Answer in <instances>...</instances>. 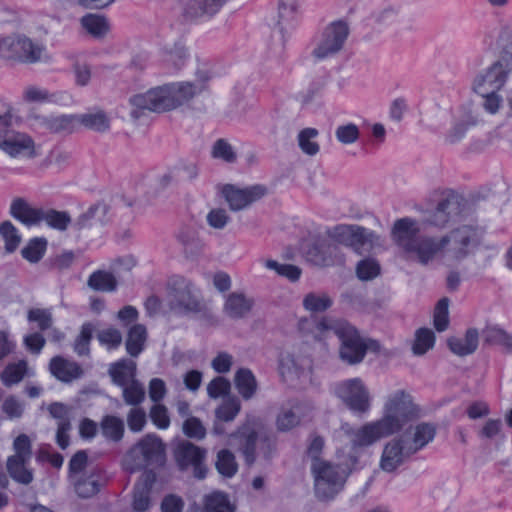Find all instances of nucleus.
<instances>
[{
    "label": "nucleus",
    "instance_id": "nucleus-1",
    "mask_svg": "<svg viewBox=\"0 0 512 512\" xmlns=\"http://www.w3.org/2000/svg\"><path fill=\"white\" fill-rule=\"evenodd\" d=\"M418 222L405 217L397 220L392 229V238L409 260L428 264L439 255L461 260L469 255L479 243L481 231L464 225L441 238L420 237Z\"/></svg>",
    "mask_w": 512,
    "mask_h": 512
},
{
    "label": "nucleus",
    "instance_id": "nucleus-2",
    "mask_svg": "<svg viewBox=\"0 0 512 512\" xmlns=\"http://www.w3.org/2000/svg\"><path fill=\"white\" fill-rule=\"evenodd\" d=\"M311 333L318 341L337 336L341 342L340 357L349 364L361 362L367 351L380 350L379 342L361 337L357 329L343 319L323 317L315 321Z\"/></svg>",
    "mask_w": 512,
    "mask_h": 512
},
{
    "label": "nucleus",
    "instance_id": "nucleus-3",
    "mask_svg": "<svg viewBox=\"0 0 512 512\" xmlns=\"http://www.w3.org/2000/svg\"><path fill=\"white\" fill-rule=\"evenodd\" d=\"M204 89L203 83L173 82L149 89L145 93L134 95L130 104L134 107L132 116L137 118L138 111L166 112L183 105Z\"/></svg>",
    "mask_w": 512,
    "mask_h": 512
},
{
    "label": "nucleus",
    "instance_id": "nucleus-4",
    "mask_svg": "<svg viewBox=\"0 0 512 512\" xmlns=\"http://www.w3.org/2000/svg\"><path fill=\"white\" fill-rule=\"evenodd\" d=\"M351 469L348 465L332 464L328 461H315L311 465L314 489L317 498H334L344 487Z\"/></svg>",
    "mask_w": 512,
    "mask_h": 512
},
{
    "label": "nucleus",
    "instance_id": "nucleus-5",
    "mask_svg": "<svg viewBox=\"0 0 512 512\" xmlns=\"http://www.w3.org/2000/svg\"><path fill=\"white\" fill-rule=\"evenodd\" d=\"M418 414L419 409L411 396L404 390H397L387 396L380 420L392 434H395L417 418Z\"/></svg>",
    "mask_w": 512,
    "mask_h": 512
},
{
    "label": "nucleus",
    "instance_id": "nucleus-6",
    "mask_svg": "<svg viewBox=\"0 0 512 512\" xmlns=\"http://www.w3.org/2000/svg\"><path fill=\"white\" fill-rule=\"evenodd\" d=\"M349 25L343 19L328 23L314 38L311 55L321 61L340 52L349 36Z\"/></svg>",
    "mask_w": 512,
    "mask_h": 512
},
{
    "label": "nucleus",
    "instance_id": "nucleus-7",
    "mask_svg": "<svg viewBox=\"0 0 512 512\" xmlns=\"http://www.w3.org/2000/svg\"><path fill=\"white\" fill-rule=\"evenodd\" d=\"M10 212L14 218L27 226L40 225L44 222L51 228L63 231L70 223V217L66 212L33 208L22 199L12 202Z\"/></svg>",
    "mask_w": 512,
    "mask_h": 512
},
{
    "label": "nucleus",
    "instance_id": "nucleus-8",
    "mask_svg": "<svg viewBox=\"0 0 512 512\" xmlns=\"http://www.w3.org/2000/svg\"><path fill=\"white\" fill-rule=\"evenodd\" d=\"M163 456L164 444L161 439L154 434H147L125 455L123 467L133 473L152 463L162 461Z\"/></svg>",
    "mask_w": 512,
    "mask_h": 512
},
{
    "label": "nucleus",
    "instance_id": "nucleus-9",
    "mask_svg": "<svg viewBox=\"0 0 512 512\" xmlns=\"http://www.w3.org/2000/svg\"><path fill=\"white\" fill-rule=\"evenodd\" d=\"M45 47L24 35L0 38V57L24 63H35L42 59Z\"/></svg>",
    "mask_w": 512,
    "mask_h": 512
},
{
    "label": "nucleus",
    "instance_id": "nucleus-10",
    "mask_svg": "<svg viewBox=\"0 0 512 512\" xmlns=\"http://www.w3.org/2000/svg\"><path fill=\"white\" fill-rule=\"evenodd\" d=\"M334 393L353 413L364 414L371 408L370 392L360 378L336 383Z\"/></svg>",
    "mask_w": 512,
    "mask_h": 512
},
{
    "label": "nucleus",
    "instance_id": "nucleus-11",
    "mask_svg": "<svg viewBox=\"0 0 512 512\" xmlns=\"http://www.w3.org/2000/svg\"><path fill=\"white\" fill-rule=\"evenodd\" d=\"M231 439L238 441L239 448L248 465L255 462L256 449L259 445L265 458H269L274 449V443L270 439H258L256 429L250 422L242 425L236 433L231 435Z\"/></svg>",
    "mask_w": 512,
    "mask_h": 512
},
{
    "label": "nucleus",
    "instance_id": "nucleus-12",
    "mask_svg": "<svg viewBox=\"0 0 512 512\" xmlns=\"http://www.w3.org/2000/svg\"><path fill=\"white\" fill-rule=\"evenodd\" d=\"M167 301L170 311L176 314L195 312L199 308L191 283L183 277H174L170 280Z\"/></svg>",
    "mask_w": 512,
    "mask_h": 512
},
{
    "label": "nucleus",
    "instance_id": "nucleus-13",
    "mask_svg": "<svg viewBox=\"0 0 512 512\" xmlns=\"http://www.w3.org/2000/svg\"><path fill=\"white\" fill-rule=\"evenodd\" d=\"M0 150L17 160H31L40 154L33 138L23 132L0 133Z\"/></svg>",
    "mask_w": 512,
    "mask_h": 512
},
{
    "label": "nucleus",
    "instance_id": "nucleus-14",
    "mask_svg": "<svg viewBox=\"0 0 512 512\" xmlns=\"http://www.w3.org/2000/svg\"><path fill=\"white\" fill-rule=\"evenodd\" d=\"M334 235L341 244L352 248L358 254L370 252L378 240L375 233L360 226H337Z\"/></svg>",
    "mask_w": 512,
    "mask_h": 512
},
{
    "label": "nucleus",
    "instance_id": "nucleus-15",
    "mask_svg": "<svg viewBox=\"0 0 512 512\" xmlns=\"http://www.w3.org/2000/svg\"><path fill=\"white\" fill-rule=\"evenodd\" d=\"M341 430L350 438L355 448L370 446L381 438L392 435L380 419L366 423L358 429L352 428L349 424H344Z\"/></svg>",
    "mask_w": 512,
    "mask_h": 512
},
{
    "label": "nucleus",
    "instance_id": "nucleus-16",
    "mask_svg": "<svg viewBox=\"0 0 512 512\" xmlns=\"http://www.w3.org/2000/svg\"><path fill=\"white\" fill-rule=\"evenodd\" d=\"M205 451L190 442H182L175 449V458L181 470L191 467L194 477L204 479L207 468L203 464Z\"/></svg>",
    "mask_w": 512,
    "mask_h": 512
},
{
    "label": "nucleus",
    "instance_id": "nucleus-17",
    "mask_svg": "<svg viewBox=\"0 0 512 512\" xmlns=\"http://www.w3.org/2000/svg\"><path fill=\"white\" fill-rule=\"evenodd\" d=\"M267 193L265 186L256 184L246 188H239L227 184L222 188V194L230 208L238 211L246 208L251 203L261 199Z\"/></svg>",
    "mask_w": 512,
    "mask_h": 512
},
{
    "label": "nucleus",
    "instance_id": "nucleus-18",
    "mask_svg": "<svg viewBox=\"0 0 512 512\" xmlns=\"http://www.w3.org/2000/svg\"><path fill=\"white\" fill-rule=\"evenodd\" d=\"M462 212L461 201L459 197L450 193L441 200L433 211L425 216V222L435 227H444L449 222L454 221Z\"/></svg>",
    "mask_w": 512,
    "mask_h": 512
},
{
    "label": "nucleus",
    "instance_id": "nucleus-19",
    "mask_svg": "<svg viewBox=\"0 0 512 512\" xmlns=\"http://www.w3.org/2000/svg\"><path fill=\"white\" fill-rule=\"evenodd\" d=\"M507 71L500 62H495L487 70L479 73L474 82L473 89L479 95H487L490 92H497L505 84Z\"/></svg>",
    "mask_w": 512,
    "mask_h": 512
},
{
    "label": "nucleus",
    "instance_id": "nucleus-20",
    "mask_svg": "<svg viewBox=\"0 0 512 512\" xmlns=\"http://www.w3.org/2000/svg\"><path fill=\"white\" fill-rule=\"evenodd\" d=\"M404 438L396 437L387 442L383 448L380 467L385 472H393L401 466L407 458L413 455Z\"/></svg>",
    "mask_w": 512,
    "mask_h": 512
},
{
    "label": "nucleus",
    "instance_id": "nucleus-21",
    "mask_svg": "<svg viewBox=\"0 0 512 512\" xmlns=\"http://www.w3.org/2000/svg\"><path fill=\"white\" fill-rule=\"evenodd\" d=\"M436 426L432 423L421 422L411 426L403 435L409 450L413 454L424 449L436 436Z\"/></svg>",
    "mask_w": 512,
    "mask_h": 512
},
{
    "label": "nucleus",
    "instance_id": "nucleus-22",
    "mask_svg": "<svg viewBox=\"0 0 512 512\" xmlns=\"http://www.w3.org/2000/svg\"><path fill=\"white\" fill-rule=\"evenodd\" d=\"M69 480L79 497L90 498L99 492L103 484V475L99 468H91L85 474L76 475Z\"/></svg>",
    "mask_w": 512,
    "mask_h": 512
},
{
    "label": "nucleus",
    "instance_id": "nucleus-23",
    "mask_svg": "<svg viewBox=\"0 0 512 512\" xmlns=\"http://www.w3.org/2000/svg\"><path fill=\"white\" fill-rule=\"evenodd\" d=\"M309 260L319 266L343 265L345 256L335 243H321L309 252Z\"/></svg>",
    "mask_w": 512,
    "mask_h": 512
},
{
    "label": "nucleus",
    "instance_id": "nucleus-24",
    "mask_svg": "<svg viewBox=\"0 0 512 512\" xmlns=\"http://www.w3.org/2000/svg\"><path fill=\"white\" fill-rule=\"evenodd\" d=\"M227 0H187L183 7L184 16L189 20L210 18L220 11Z\"/></svg>",
    "mask_w": 512,
    "mask_h": 512
},
{
    "label": "nucleus",
    "instance_id": "nucleus-25",
    "mask_svg": "<svg viewBox=\"0 0 512 512\" xmlns=\"http://www.w3.org/2000/svg\"><path fill=\"white\" fill-rule=\"evenodd\" d=\"M156 476L153 471H145L135 485L132 508L135 512H146L151 506L150 492Z\"/></svg>",
    "mask_w": 512,
    "mask_h": 512
},
{
    "label": "nucleus",
    "instance_id": "nucleus-26",
    "mask_svg": "<svg viewBox=\"0 0 512 512\" xmlns=\"http://www.w3.org/2000/svg\"><path fill=\"white\" fill-rule=\"evenodd\" d=\"M49 369L55 378L66 383L80 378L83 374V370L78 363L61 356L51 359Z\"/></svg>",
    "mask_w": 512,
    "mask_h": 512
},
{
    "label": "nucleus",
    "instance_id": "nucleus-27",
    "mask_svg": "<svg viewBox=\"0 0 512 512\" xmlns=\"http://www.w3.org/2000/svg\"><path fill=\"white\" fill-rule=\"evenodd\" d=\"M278 17L281 30L294 28L301 17L299 0H279Z\"/></svg>",
    "mask_w": 512,
    "mask_h": 512
},
{
    "label": "nucleus",
    "instance_id": "nucleus-28",
    "mask_svg": "<svg viewBox=\"0 0 512 512\" xmlns=\"http://www.w3.org/2000/svg\"><path fill=\"white\" fill-rule=\"evenodd\" d=\"M478 331L468 329L463 337H451L448 340L450 350L459 356L472 354L478 346Z\"/></svg>",
    "mask_w": 512,
    "mask_h": 512
},
{
    "label": "nucleus",
    "instance_id": "nucleus-29",
    "mask_svg": "<svg viewBox=\"0 0 512 512\" xmlns=\"http://www.w3.org/2000/svg\"><path fill=\"white\" fill-rule=\"evenodd\" d=\"M309 406L303 403H295L290 408H283L277 417V427L280 431H288L300 422V417L305 415Z\"/></svg>",
    "mask_w": 512,
    "mask_h": 512
},
{
    "label": "nucleus",
    "instance_id": "nucleus-30",
    "mask_svg": "<svg viewBox=\"0 0 512 512\" xmlns=\"http://www.w3.org/2000/svg\"><path fill=\"white\" fill-rule=\"evenodd\" d=\"M136 364L127 359L120 360L111 365L109 374L113 382L122 387L135 380Z\"/></svg>",
    "mask_w": 512,
    "mask_h": 512
},
{
    "label": "nucleus",
    "instance_id": "nucleus-31",
    "mask_svg": "<svg viewBox=\"0 0 512 512\" xmlns=\"http://www.w3.org/2000/svg\"><path fill=\"white\" fill-rule=\"evenodd\" d=\"M79 125L94 131L104 132L109 129L110 118L102 110H93L85 114H78Z\"/></svg>",
    "mask_w": 512,
    "mask_h": 512
},
{
    "label": "nucleus",
    "instance_id": "nucleus-32",
    "mask_svg": "<svg viewBox=\"0 0 512 512\" xmlns=\"http://www.w3.org/2000/svg\"><path fill=\"white\" fill-rule=\"evenodd\" d=\"M252 303L241 293L230 294L225 302L224 310L232 318H241L251 309Z\"/></svg>",
    "mask_w": 512,
    "mask_h": 512
},
{
    "label": "nucleus",
    "instance_id": "nucleus-33",
    "mask_svg": "<svg viewBox=\"0 0 512 512\" xmlns=\"http://www.w3.org/2000/svg\"><path fill=\"white\" fill-rule=\"evenodd\" d=\"M146 338L147 331L145 326L142 324L133 325L128 331L126 340L127 352L133 357L138 356L143 350Z\"/></svg>",
    "mask_w": 512,
    "mask_h": 512
},
{
    "label": "nucleus",
    "instance_id": "nucleus-34",
    "mask_svg": "<svg viewBox=\"0 0 512 512\" xmlns=\"http://www.w3.org/2000/svg\"><path fill=\"white\" fill-rule=\"evenodd\" d=\"M46 127L52 132H72L78 127V114H62L45 118Z\"/></svg>",
    "mask_w": 512,
    "mask_h": 512
},
{
    "label": "nucleus",
    "instance_id": "nucleus-35",
    "mask_svg": "<svg viewBox=\"0 0 512 512\" xmlns=\"http://www.w3.org/2000/svg\"><path fill=\"white\" fill-rule=\"evenodd\" d=\"M235 386L244 399L251 398L257 388V382L253 373L246 368L239 369L235 374Z\"/></svg>",
    "mask_w": 512,
    "mask_h": 512
},
{
    "label": "nucleus",
    "instance_id": "nucleus-36",
    "mask_svg": "<svg viewBox=\"0 0 512 512\" xmlns=\"http://www.w3.org/2000/svg\"><path fill=\"white\" fill-rule=\"evenodd\" d=\"M81 24L83 28L95 38L104 37L110 28L107 19L96 14H87L83 16Z\"/></svg>",
    "mask_w": 512,
    "mask_h": 512
},
{
    "label": "nucleus",
    "instance_id": "nucleus-37",
    "mask_svg": "<svg viewBox=\"0 0 512 512\" xmlns=\"http://www.w3.org/2000/svg\"><path fill=\"white\" fill-rule=\"evenodd\" d=\"M30 459H22L16 457H9L7 460V470L10 476L17 482L22 484H29L33 477L30 470L26 465Z\"/></svg>",
    "mask_w": 512,
    "mask_h": 512
},
{
    "label": "nucleus",
    "instance_id": "nucleus-38",
    "mask_svg": "<svg viewBox=\"0 0 512 512\" xmlns=\"http://www.w3.org/2000/svg\"><path fill=\"white\" fill-rule=\"evenodd\" d=\"M28 374L27 362L25 360H19L15 363L8 364L1 373V381L7 386L18 384L25 375Z\"/></svg>",
    "mask_w": 512,
    "mask_h": 512
},
{
    "label": "nucleus",
    "instance_id": "nucleus-39",
    "mask_svg": "<svg viewBox=\"0 0 512 512\" xmlns=\"http://www.w3.org/2000/svg\"><path fill=\"white\" fill-rule=\"evenodd\" d=\"M102 435L111 441L118 442L124 433V422L116 416H106L101 421Z\"/></svg>",
    "mask_w": 512,
    "mask_h": 512
},
{
    "label": "nucleus",
    "instance_id": "nucleus-40",
    "mask_svg": "<svg viewBox=\"0 0 512 512\" xmlns=\"http://www.w3.org/2000/svg\"><path fill=\"white\" fill-rule=\"evenodd\" d=\"M204 512H234V507L226 494L213 492L205 497Z\"/></svg>",
    "mask_w": 512,
    "mask_h": 512
},
{
    "label": "nucleus",
    "instance_id": "nucleus-41",
    "mask_svg": "<svg viewBox=\"0 0 512 512\" xmlns=\"http://www.w3.org/2000/svg\"><path fill=\"white\" fill-rule=\"evenodd\" d=\"M318 135L319 132L315 128H305L299 132L298 145L303 153L314 156L319 152L320 146L316 141Z\"/></svg>",
    "mask_w": 512,
    "mask_h": 512
},
{
    "label": "nucleus",
    "instance_id": "nucleus-42",
    "mask_svg": "<svg viewBox=\"0 0 512 512\" xmlns=\"http://www.w3.org/2000/svg\"><path fill=\"white\" fill-rule=\"evenodd\" d=\"M216 468L222 476L233 477L238 470L233 453L227 449L220 450L217 454Z\"/></svg>",
    "mask_w": 512,
    "mask_h": 512
},
{
    "label": "nucleus",
    "instance_id": "nucleus-43",
    "mask_svg": "<svg viewBox=\"0 0 512 512\" xmlns=\"http://www.w3.org/2000/svg\"><path fill=\"white\" fill-rule=\"evenodd\" d=\"M435 335L431 329L420 328L416 331L415 341L412 347L415 355H423L434 346Z\"/></svg>",
    "mask_w": 512,
    "mask_h": 512
},
{
    "label": "nucleus",
    "instance_id": "nucleus-44",
    "mask_svg": "<svg viewBox=\"0 0 512 512\" xmlns=\"http://www.w3.org/2000/svg\"><path fill=\"white\" fill-rule=\"evenodd\" d=\"M88 285L94 290L113 291L116 288V279L109 272L96 271L90 275Z\"/></svg>",
    "mask_w": 512,
    "mask_h": 512
},
{
    "label": "nucleus",
    "instance_id": "nucleus-45",
    "mask_svg": "<svg viewBox=\"0 0 512 512\" xmlns=\"http://www.w3.org/2000/svg\"><path fill=\"white\" fill-rule=\"evenodd\" d=\"M381 272L379 262L374 258H364L356 266V275L362 281H369L376 278Z\"/></svg>",
    "mask_w": 512,
    "mask_h": 512
},
{
    "label": "nucleus",
    "instance_id": "nucleus-46",
    "mask_svg": "<svg viewBox=\"0 0 512 512\" xmlns=\"http://www.w3.org/2000/svg\"><path fill=\"white\" fill-rule=\"evenodd\" d=\"M0 235L5 243V250L8 253L14 252L18 248L21 236L11 222L5 221L0 225Z\"/></svg>",
    "mask_w": 512,
    "mask_h": 512
},
{
    "label": "nucleus",
    "instance_id": "nucleus-47",
    "mask_svg": "<svg viewBox=\"0 0 512 512\" xmlns=\"http://www.w3.org/2000/svg\"><path fill=\"white\" fill-rule=\"evenodd\" d=\"M47 241L43 238H34L22 249L24 259L31 263H37L46 251Z\"/></svg>",
    "mask_w": 512,
    "mask_h": 512
},
{
    "label": "nucleus",
    "instance_id": "nucleus-48",
    "mask_svg": "<svg viewBox=\"0 0 512 512\" xmlns=\"http://www.w3.org/2000/svg\"><path fill=\"white\" fill-rule=\"evenodd\" d=\"M303 305L310 312H323L332 305V300L325 293H309L304 297Z\"/></svg>",
    "mask_w": 512,
    "mask_h": 512
},
{
    "label": "nucleus",
    "instance_id": "nucleus-49",
    "mask_svg": "<svg viewBox=\"0 0 512 512\" xmlns=\"http://www.w3.org/2000/svg\"><path fill=\"white\" fill-rule=\"evenodd\" d=\"M265 267L275 271L278 275L287 278L290 281H297L301 276V269L292 264H281L275 260H266Z\"/></svg>",
    "mask_w": 512,
    "mask_h": 512
},
{
    "label": "nucleus",
    "instance_id": "nucleus-50",
    "mask_svg": "<svg viewBox=\"0 0 512 512\" xmlns=\"http://www.w3.org/2000/svg\"><path fill=\"white\" fill-rule=\"evenodd\" d=\"M121 388L123 390V398L128 405H138L144 400V387L137 380H134Z\"/></svg>",
    "mask_w": 512,
    "mask_h": 512
},
{
    "label": "nucleus",
    "instance_id": "nucleus-51",
    "mask_svg": "<svg viewBox=\"0 0 512 512\" xmlns=\"http://www.w3.org/2000/svg\"><path fill=\"white\" fill-rule=\"evenodd\" d=\"M240 401L233 397L227 398L216 410V417L222 421H232L240 411Z\"/></svg>",
    "mask_w": 512,
    "mask_h": 512
},
{
    "label": "nucleus",
    "instance_id": "nucleus-52",
    "mask_svg": "<svg viewBox=\"0 0 512 512\" xmlns=\"http://www.w3.org/2000/svg\"><path fill=\"white\" fill-rule=\"evenodd\" d=\"M449 325V300L442 298L438 301L434 310V326L437 331L442 332Z\"/></svg>",
    "mask_w": 512,
    "mask_h": 512
},
{
    "label": "nucleus",
    "instance_id": "nucleus-53",
    "mask_svg": "<svg viewBox=\"0 0 512 512\" xmlns=\"http://www.w3.org/2000/svg\"><path fill=\"white\" fill-rule=\"evenodd\" d=\"M94 331V326L91 323H85L81 327V331L75 340L74 350L79 356L87 355L89 353V344Z\"/></svg>",
    "mask_w": 512,
    "mask_h": 512
},
{
    "label": "nucleus",
    "instance_id": "nucleus-54",
    "mask_svg": "<svg viewBox=\"0 0 512 512\" xmlns=\"http://www.w3.org/2000/svg\"><path fill=\"white\" fill-rule=\"evenodd\" d=\"M360 135V131L357 125L353 123H348L344 125H340L336 128L335 136L336 139L345 145L355 143Z\"/></svg>",
    "mask_w": 512,
    "mask_h": 512
},
{
    "label": "nucleus",
    "instance_id": "nucleus-55",
    "mask_svg": "<svg viewBox=\"0 0 512 512\" xmlns=\"http://www.w3.org/2000/svg\"><path fill=\"white\" fill-rule=\"evenodd\" d=\"M478 123V118L473 115L472 113L465 114L463 120L461 122H458L454 125L452 128V131L449 135L451 142L459 141L466 133V131L472 127L475 126Z\"/></svg>",
    "mask_w": 512,
    "mask_h": 512
},
{
    "label": "nucleus",
    "instance_id": "nucleus-56",
    "mask_svg": "<svg viewBox=\"0 0 512 512\" xmlns=\"http://www.w3.org/2000/svg\"><path fill=\"white\" fill-rule=\"evenodd\" d=\"M88 456L86 452H77L69 462V479L74 478L76 475L85 474L88 469L95 468L94 466L87 465Z\"/></svg>",
    "mask_w": 512,
    "mask_h": 512
},
{
    "label": "nucleus",
    "instance_id": "nucleus-57",
    "mask_svg": "<svg viewBox=\"0 0 512 512\" xmlns=\"http://www.w3.org/2000/svg\"><path fill=\"white\" fill-rule=\"evenodd\" d=\"M27 319L31 323H36L40 330H47L52 324V315L48 309H30Z\"/></svg>",
    "mask_w": 512,
    "mask_h": 512
},
{
    "label": "nucleus",
    "instance_id": "nucleus-58",
    "mask_svg": "<svg viewBox=\"0 0 512 512\" xmlns=\"http://www.w3.org/2000/svg\"><path fill=\"white\" fill-rule=\"evenodd\" d=\"M98 341L108 350L117 348L122 342V335L115 328H107L98 333Z\"/></svg>",
    "mask_w": 512,
    "mask_h": 512
},
{
    "label": "nucleus",
    "instance_id": "nucleus-59",
    "mask_svg": "<svg viewBox=\"0 0 512 512\" xmlns=\"http://www.w3.org/2000/svg\"><path fill=\"white\" fill-rule=\"evenodd\" d=\"M212 156L216 159H221L226 162H234L236 154L231 145L224 139L217 140L212 148Z\"/></svg>",
    "mask_w": 512,
    "mask_h": 512
},
{
    "label": "nucleus",
    "instance_id": "nucleus-60",
    "mask_svg": "<svg viewBox=\"0 0 512 512\" xmlns=\"http://www.w3.org/2000/svg\"><path fill=\"white\" fill-rule=\"evenodd\" d=\"M107 212V207L104 204H96L88 209L86 213H84L80 219L79 224L81 226L91 225V220H95L96 222H104V215Z\"/></svg>",
    "mask_w": 512,
    "mask_h": 512
},
{
    "label": "nucleus",
    "instance_id": "nucleus-61",
    "mask_svg": "<svg viewBox=\"0 0 512 512\" xmlns=\"http://www.w3.org/2000/svg\"><path fill=\"white\" fill-rule=\"evenodd\" d=\"M2 410L9 419L20 418L24 411V404L15 396H9L4 400Z\"/></svg>",
    "mask_w": 512,
    "mask_h": 512
},
{
    "label": "nucleus",
    "instance_id": "nucleus-62",
    "mask_svg": "<svg viewBox=\"0 0 512 512\" xmlns=\"http://www.w3.org/2000/svg\"><path fill=\"white\" fill-rule=\"evenodd\" d=\"M183 432L186 436L195 439H202L206 434V430L199 419L190 417L183 424Z\"/></svg>",
    "mask_w": 512,
    "mask_h": 512
},
{
    "label": "nucleus",
    "instance_id": "nucleus-63",
    "mask_svg": "<svg viewBox=\"0 0 512 512\" xmlns=\"http://www.w3.org/2000/svg\"><path fill=\"white\" fill-rule=\"evenodd\" d=\"M150 418L159 429H167L170 425L168 411L165 406L156 404L151 408Z\"/></svg>",
    "mask_w": 512,
    "mask_h": 512
},
{
    "label": "nucleus",
    "instance_id": "nucleus-64",
    "mask_svg": "<svg viewBox=\"0 0 512 512\" xmlns=\"http://www.w3.org/2000/svg\"><path fill=\"white\" fill-rule=\"evenodd\" d=\"M127 424L131 431L140 432L146 424V413L141 408H132L127 416Z\"/></svg>",
    "mask_w": 512,
    "mask_h": 512
}]
</instances>
